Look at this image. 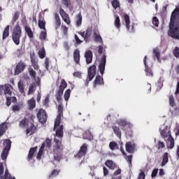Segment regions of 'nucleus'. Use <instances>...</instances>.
Segmentation results:
<instances>
[{"label":"nucleus","mask_w":179,"mask_h":179,"mask_svg":"<svg viewBox=\"0 0 179 179\" xmlns=\"http://www.w3.org/2000/svg\"><path fill=\"white\" fill-rule=\"evenodd\" d=\"M62 105L59 104L58 106V114L57 118L55 121L54 125V131H55V142L57 145V152H59V155H55L54 156V164L55 163H59V161L62 159L61 156V150H62V145H61V141H62V137L64 136V126L61 124V118H62Z\"/></svg>","instance_id":"nucleus-1"},{"label":"nucleus","mask_w":179,"mask_h":179,"mask_svg":"<svg viewBox=\"0 0 179 179\" xmlns=\"http://www.w3.org/2000/svg\"><path fill=\"white\" fill-rule=\"evenodd\" d=\"M159 132L165 141L168 140V149H173V148H174V138H173V136H171V134L170 133V127L166 124L161 125L159 127Z\"/></svg>","instance_id":"nucleus-2"},{"label":"nucleus","mask_w":179,"mask_h":179,"mask_svg":"<svg viewBox=\"0 0 179 179\" xmlns=\"http://www.w3.org/2000/svg\"><path fill=\"white\" fill-rule=\"evenodd\" d=\"M20 37H22V29L20 28V26L17 24L14 28L12 36L13 41L16 45L20 44Z\"/></svg>","instance_id":"nucleus-3"},{"label":"nucleus","mask_w":179,"mask_h":179,"mask_svg":"<svg viewBox=\"0 0 179 179\" xmlns=\"http://www.w3.org/2000/svg\"><path fill=\"white\" fill-rule=\"evenodd\" d=\"M4 149L1 152V157L2 160H6L8 157V155H9V151L10 150V148L12 146V141L9 139H6L4 141Z\"/></svg>","instance_id":"nucleus-4"},{"label":"nucleus","mask_w":179,"mask_h":179,"mask_svg":"<svg viewBox=\"0 0 179 179\" xmlns=\"http://www.w3.org/2000/svg\"><path fill=\"white\" fill-rule=\"evenodd\" d=\"M94 76H96V66L92 65L88 69L87 79L85 80V86L89 85V82H92Z\"/></svg>","instance_id":"nucleus-5"},{"label":"nucleus","mask_w":179,"mask_h":179,"mask_svg":"<svg viewBox=\"0 0 179 179\" xmlns=\"http://www.w3.org/2000/svg\"><path fill=\"white\" fill-rule=\"evenodd\" d=\"M123 24H125L126 29L129 33H135L134 25H129L131 24V20H129V15H128V14L123 15Z\"/></svg>","instance_id":"nucleus-6"},{"label":"nucleus","mask_w":179,"mask_h":179,"mask_svg":"<svg viewBox=\"0 0 179 179\" xmlns=\"http://www.w3.org/2000/svg\"><path fill=\"white\" fill-rule=\"evenodd\" d=\"M117 124L119 125V127H121L122 129H126V128H134V124H132L125 118L118 119L117 120Z\"/></svg>","instance_id":"nucleus-7"},{"label":"nucleus","mask_w":179,"mask_h":179,"mask_svg":"<svg viewBox=\"0 0 179 179\" xmlns=\"http://www.w3.org/2000/svg\"><path fill=\"white\" fill-rule=\"evenodd\" d=\"M45 146L46 148H50L51 146V139L47 138L45 143L42 144L36 156V159H38V160H40V159H41V157L43 156V153L44 152V148H45Z\"/></svg>","instance_id":"nucleus-8"},{"label":"nucleus","mask_w":179,"mask_h":179,"mask_svg":"<svg viewBox=\"0 0 179 179\" xmlns=\"http://www.w3.org/2000/svg\"><path fill=\"white\" fill-rule=\"evenodd\" d=\"M86 153H87V145L83 144L80 148L78 152L76 155V159H83L85 157Z\"/></svg>","instance_id":"nucleus-9"},{"label":"nucleus","mask_w":179,"mask_h":179,"mask_svg":"<svg viewBox=\"0 0 179 179\" xmlns=\"http://www.w3.org/2000/svg\"><path fill=\"white\" fill-rule=\"evenodd\" d=\"M3 164L0 162V178L1 179H16L15 177H10V175H9V171L8 169L6 170L5 174L3 176Z\"/></svg>","instance_id":"nucleus-10"},{"label":"nucleus","mask_w":179,"mask_h":179,"mask_svg":"<svg viewBox=\"0 0 179 179\" xmlns=\"http://www.w3.org/2000/svg\"><path fill=\"white\" fill-rule=\"evenodd\" d=\"M37 118L39 122L45 124V122H47V113H45L44 110L40 109L37 114Z\"/></svg>","instance_id":"nucleus-11"},{"label":"nucleus","mask_w":179,"mask_h":179,"mask_svg":"<svg viewBox=\"0 0 179 179\" xmlns=\"http://www.w3.org/2000/svg\"><path fill=\"white\" fill-rule=\"evenodd\" d=\"M106 55H103L99 65V72L101 75H104V71H106Z\"/></svg>","instance_id":"nucleus-12"},{"label":"nucleus","mask_w":179,"mask_h":179,"mask_svg":"<svg viewBox=\"0 0 179 179\" xmlns=\"http://www.w3.org/2000/svg\"><path fill=\"white\" fill-rule=\"evenodd\" d=\"M126 150L129 153H134L136 150V145L134 142H128L126 143Z\"/></svg>","instance_id":"nucleus-13"},{"label":"nucleus","mask_w":179,"mask_h":179,"mask_svg":"<svg viewBox=\"0 0 179 179\" xmlns=\"http://www.w3.org/2000/svg\"><path fill=\"white\" fill-rule=\"evenodd\" d=\"M24 68H26V65L22 62H19L15 66V75H19L22 73L23 71H24Z\"/></svg>","instance_id":"nucleus-14"},{"label":"nucleus","mask_w":179,"mask_h":179,"mask_svg":"<svg viewBox=\"0 0 179 179\" xmlns=\"http://www.w3.org/2000/svg\"><path fill=\"white\" fill-rule=\"evenodd\" d=\"M59 13L64 22L66 23V24H71V20H69V15L68 13H66V12H65L62 8H60Z\"/></svg>","instance_id":"nucleus-15"},{"label":"nucleus","mask_w":179,"mask_h":179,"mask_svg":"<svg viewBox=\"0 0 179 179\" xmlns=\"http://www.w3.org/2000/svg\"><path fill=\"white\" fill-rule=\"evenodd\" d=\"M67 86L68 84H66V81H65V80H62L61 85L58 90V96H62V94H64V90L66 89Z\"/></svg>","instance_id":"nucleus-16"},{"label":"nucleus","mask_w":179,"mask_h":179,"mask_svg":"<svg viewBox=\"0 0 179 179\" xmlns=\"http://www.w3.org/2000/svg\"><path fill=\"white\" fill-rule=\"evenodd\" d=\"M146 58H147V57L145 56L144 59H143L144 65L145 66V75H146V76H148V78H153V72L149 68V66H148V64H146Z\"/></svg>","instance_id":"nucleus-17"},{"label":"nucleus","mask_w":179,"mask_h":179,"mask_svg":"<svg viewBox=\"0 0 179 179\" xmlns=\"http://www.w3.org/2000/svg\"><path fill=\"white\" fill-rule=\"evenodd\" d=\"M80 34L82 37L84 38L85 41L87 43V38H89L90 36H92V28H88L86 32L85 31L80 32Z\"/></svg>","instance_id":"nucleus-18"},{"label":"nucleus","mask_w":179,"mask_h":179,"mask_svg":"<svg viewBox=\"0 0 179 179\" xmlns=\"http://www.w3.org/2000/svg\"><path fill=\"white\" fill-rule=\"evenodd\" d=\"M85 58L86 59L87 65L92 64V62L93 61V52H92L91 50H87L85 52Z\"/></svg>","instance_id":"nucleus-19"},{"label":"nucleus","mask_w":179,"mask_h":179,"mask_svg":"<svg viewBox=\"0 0 179 179\" xmlns=\"http://www.w3.org/2000/svg\"><path fill=\"white\" fill-rule=\"evenodd\" d=\"M25 87L26 85H24V83L23 82V80H20L17 83V88L20 93H21V94H23V96H26V92H24Z\"/></svg>","instance_id":"nucleus-20"},{"label":"nucleus","mask_w":179,"mask_h":179,"mask_svg":"<svg viewBox=\"0 0 179 179\" xmlns=\"http://www.w3.org/2000/svg\"><path fill=\"white\" fill-rule=\"evenodd\" d=\"M29 75L30 76L34 79V80L36 81V83L38 86H40V78H37L36 79V71H34V70H33V69H29Z\"/></svg>","instance_id":"nucleus-21"},{"label":"nucleus","mask_w":179,"mask_h":179,"mask_svg":"<svg viewBox=\"0 0 179 179\" xmlns=\"http://www.w3.org/2000/svg\"><path fill=\"white\" fill-rule=\"evenodd\" d=\"M3 92L6 96H10L12 94V86L10 85H3Z\"/></svg>","instance_id":"nucleus-22"},{"label":"nucleus","mask_w":179,"mask_h":179,"mask_svg":"<svg viewBox=\"0 0 179 179\" xmlns=\"http://www.w3.org/2000/svg\"><path fill=\"white\" fill-rule=\"evenodd\" d=\"M93 36L94 41H96V43H101V41H103V38H101V36H100V34H99L98 30H94Z\"/></svg>","instance_id":"nucleus-23"},{"label":"nucleus","mask_w":179,"mask_h":179,"mask_svg":"<svg viewBox=\"0 0 179 179\" xmlns=\"http://www.w3.org/2000/svg\"><path fill=\"white\" fill-rule=\"evenodd\" d=\"M73 58L76 64H79V62H80V52L79 50H74Z\"/></svg>","instance_id":"nucleus-24"},{"label":"nucleus","mask_w":179,"mask_h":179,"mask_svg":"<svg viewBox=\"0 0 179 179\" xmlns=\"http://www.w3.org/2000/svg\"><path fill=\"white\" fill-rule=\"evenodd\" d=\"M104 82L103 81V77L100 76H97L94 83V87H96V86H100Z\"/></svg>","instance_id":"nucleus-25"},{"label":"nucleus","mask_w":179,"mask_h":179,"mask_svg":"<svg viewBox=\"0 0 179 179\" xmlns=\"http://www.w3.org/2000/svg\"><path fill=\"white\" fill-rule=\"evenodd\" d=\"M6 129H8V124L6 122H3L0 124V138L1 136H3L5 132H6Z\"/></svg>","instance_id":"nucleus-26"},{"label":"nucleus","mask_w":179,"mask_h":179,"mask_svg":"<svg viewBox=\"0 0 179 179\" xmlns=\"http://www.w3.org/2000/svg\"><path fill=\"white\" fill-rule=\"evenodd\" d=\"M36 132V126L30 123V127L27 129V135H31Z\"/></svg>","instance_id":"nucleus-27"},{"label":"nucleus","mask_w":179,"mask_h":179,"mask_svg":"<svg viewBox=\"0 0 179 179\" xmlns=\"http://www.w3.org/2000/svg\"><path fill=\"white\" fill-rule=\"evenodd\" d=\"M112 129L114 132V134L119 138V139H121V129L117 126H113Z\"/></svg>","instance_id":"nucleus-28"},{"label":"nucleus","mask_w":179,"mask_h":179,"mask_svg":"<svg viewBox=\"0 0 179 179\" xmlns=\"http://www.w3.org/2000/svg\"><path fill=\"white\" fill-rule=\"evenodd\" d=\"M167 163H169V153L165 152L162 157V162L161 164L162 167H164Z\"/></svg>","instance_id":"nucleus-29"},{"label":"nucleus","mask_w":179,"mask_h":179,"mask_svg":"<svg viewBox=\"0 0 179 179\" xmlns=\"http://www.w3.org/2000/svg\"><path fill=\"white\" fill-rule=\"evenodd\" d=\"M153 56L154 58H157L158 62H162V60L160 59V50H159V48L153 49Z\"/></svg>","instance_id":"nucleus-30"},{"label":"nucleus","mask_w":179,"mask_h":179,"mask_svg":"<svg viewBox=\"0 0 179 179\" xmlns=\"http://www.w3.org/2000/svg\"><path fill=\"white\" fill-rule=\"evenodd\" d=\"M105 164L107 167H108V169H110V170H114L115 169V163H114L113 161L111 160H107L105 162Z\"/></svg>","instance_id":"nucleus-31"},{"label":"nucleus","mask_w":179,"mask_h":179,"mask_svg":"<svg viewBox=\"0 0 179 179\" xmlns=\"http://www.w3.org/2000/svg\"><path fill=\"white\" fill-rule=\"evenodd\" d=\"M84 139H87L88 141H92L93 139V135L90 132V131L87 130L83 134Z\"/></svg>","instance_id":"nucleus-32"},{"label":"nucleus","mask_w":179,"mask_h":179,"mask_svg":"<svg viewBox=\"0 0 179 179\" xmlns=\"http://www.w3.org/2000/svg\"><path fill=\"white\" fill-rule=\"evenodd\" d=\"M28 106L29 110H33L36 107V99L34 98H31L30 100L28 101Z\"/></svg>","instance_id":"nucleus-33"},{"label":"nucleus","mask_w":179,"mask_h":179,"mask_svg":"<svg viewBox=\"0 0 179 179\" xmlns=\"http://www.w3.org/2000/svg\"><path fill=\"white\" fill-rule=\"evenodd\" d=\"M36 150H37V147L31 148L29 150V154H28V160H30L31 159H33V156H34V153H36Z\"/></svg>","instance_id":"nucleus-34"},{"label":"nucleus","mask_w":179,"mask_h":179,"mask_svg":"<svg viewBox=\"0 0 179 179\" xmlns=\"http://www.w3.org/2000/svg\"><path fill=\"white\" fill-rule=\"evenodd\" d=\"M114 24H115V27H116V29H117V30L120 31V29L121 27V20H120L119 16H116Z\"/></svg>","instance_id":"nucleus-35"},{"label":"nucleus","mask_w":179,"mask_h":179,"mask_svg":"<svg viewBox=\"0 0 179 179\" xmlns=\"http://www.w3.org/2000/svg\"><path fill=\"white\" fill-rule=\"evenodd\" d=\"M24 29L29 38H33V31L28 26H24Z\"/></svg>","instance_id":"nucleus-36"},{"label":"nucleus","mask_w":179,"mask_h":179,"mask_svg":"<svg viewBox=\"0 0 179 179\" xmlns=\"http://www.w3.org/2000/svg\"><path fill=\"white\" fill-rule=\"evenodd\" d=\"M39 37L41 41H45L47 38V31H45V29H43L41 31V34Z\"/></svg>","instance_id":"nucleus-37"},{"label":"nucleus","mask_w":179,"mask_h":179,"mask_svg":"<svg viewBox=\"0 0 179 179\" xmlns=\"http://www.w3.org/2000/svg\"><path fill=\"white\" fill-rule=\"evenodd\" d=\"M39 58L41 59H43V58L45 57V49L44 48H42L41 49L39 50L38 52Z\"/></svg>","instance_id":"nucleus-38"},{"label":"nucleus","mask_w":179,"mask_h":179,"mask_svg":"<svg viewBox=\"0 0 179 179\" xmlns=\"http://www.w3.org/2000/svg\"><path fill=\"white\" fill-rule=\"evenodd\" d=\"M38 27L42 30H45V21L43 19L38 20Z\"/></svg>","instance_id":"nucleus-39"},{"label":"nucleus","mask_w":179,"mask_h":179,"mask_svg":"<svg viewBox=\"0 0 179 179\" xmlns=\"http://www.w3.org/2000/svg\"><path fill=\"white\" fill-rule=\"evenodd\" d=\"M9 36V25H8L3 32V40H5L6 37Z\"/></svg>","instance_id":"nucleus-40"},{"label":"nucleus","mask_w":179,"mask_h":179,"mask_svg":"<svg viewBox=\"0 0 179 179\" xmlns=\"http://www.w3.org/2000/svg\"><path fill=\"white\" fill-rule=\"evenodd\" d=\"M35 90H36V84L34 83L30 84L29 87L28 94H31V93H34Z\"/></svg>","instance_id":"nucleus-41"},{"label":"nucleus","mask_w":179,"mask_h":179,"mask_svg":"<svg viewBox=\"0 0 179 179\" xmlns=\"http://www.w3.org/2000/svg\"><path fill=\"white\" fill-rule=\"evenodd\" d=\"M109 148L110 150H115V149L118 148V144L114 141H112L109 143Z\"/></svg>","instance_id":"nucleus-42"},{"label":"nucleus","mask_w":179,"mask_h":179,"mask_svg":"<svg viewBox=\"0 0 179 179\" xmlns=\"http://www.w3.org/2000/svg\"><path fill=\"white\" fill-rule=\"evenodd\" d=\"M124 131L127 136H129L130 138L133 135L132 127H127V129H125Z\"/></svg>","instance_id":"nucleus-43"},{"label":"nucleus","mask_w":179,"mask_h":179,"mask_svg":"<svg viewBox=\"0 0 179 179\" xmlns=\"http://www.w3.org/2000/svg\"><path fill=\"white\" fill-rule=\"evenodd\" d=\"M112 6L114 8V9H117V8H120V1L117 0H113L111 1Z\"/></svg>","instance_id":"nucleus-44"},{"label":"nucleus","mask_w":179,"mask_h":179,"mask_svg":"<svg viewBox=\"0 0 179 179\" xmlns=\"http://www.w3.org/2000/svg\"><path fill=\"white\" fill-rule=\"evenodd\" d=\"M71 97V90L68 89L64 94V100L68 101Z\"/></svg>","instance_id":"nucleus-45"},{"label":"nucleus","mask_w":179,"mask_h":179,"mask_svg":"<svg viewBox=\"0 0 179 179\" xmlns=\"http://www.w3.org/2000/svg\"><path fill=\"white\" fill-rule=\"evenodd\" d=\"M76 24H77L78 27H79V26L82 25V15L80 14H79L77 16Z\"/></svg>","instance_id":"nucleus-46"},{"label":"nucleus","mask_w":179,"mask_h":179,"mask_svg":"<svg viewBox=\"0 0 179 179\" xmlns=\"http://www.w3.org/2000/svg\"><path fill=\"white\" fill-rule=\"evenodd\" d=\"M152 24L155 26V27H159V19H157V17H153Z\"/></svg>","instance_id":"nucleus-47"},{"label":"nucleus","mask_w":179,"mask_h":179,"mask_svg":"<svg viewBox=\"0 0 179 179\" xmlns=\"http://www.w3.org/2000/svg\"><path fill=\"white\" fill-rule=\"evenodd\" d=\"M58 174H59V171L58 170H53L52 173L50 175V178H52L54 177H57V176H58Z\"/></svg>","instance_id":"nucleus-48"},{"label":"nucleus","mask_w":179,"mask_h":179,"mask_svg":"<svg viewBox=\"0 0 179 179\" xmlns=\"http://www.w3.org/2000/svg\"><path fill=\"white\" fill-rule=\"evenodd\" d=\"M173 55L174 57H176V58H179V48L178 47H176L173 51Z\"/></svg>","instance_id":"nucleus-49"},{"label":"nucleus","mask_w":179,"mask_h":179,"mask_svg":"<svg viewBox=\"0 0 179 179\" xmlns=\"http://www.w3.org/2000/svg\"><path fill=\"white\" fill-rule=\"evenodd\" d=\"M50 101V95H48L43 101V105L45 107H48V103Z\"/></svg>","instance_id":"nucleus-50"},{"label":"nucleus","mask_w":179,"mask_h":179,"mask_svg":"<svg viewBox=\"0 0 179 179\" xmlns=\"http://www.w3.org/2000/svg\"><path fill=\"white\" fill-rule=\"evenodd\" d=\"M27 124V119H24L20 122V127H21L22 128H24Z\"/></svg>","instance_id":"nucleus-51"},{"label":"nucleus","mask_w":179,"mask_h":179,"mask_svg":"<svg viewBox=\"0 0 179 179\" xmlns=\"http://www.w3.org/2000/svg\"><path fill=\"white\" fill-rule=\"evenodd\" d=\"M169 103H170V106H171V107H174L176 103L174 102V96H169Z\"/></svg>","instance_id":"nucleus-52"},{"label":"nucleus","mask_w":179,"mask_h":179,"mask_svg":"<svg viewBox=\"0 0 179 179\" xmlns=\"http://www.w3.org/2000/svg\"><path fill=\"white\" fill-rule=\"evenodd\" d=\"M74 38L76 40V44H82L83 41L79 38L78 35H74Z\"/></svg>","instance_id":"nucleus-53"},{"label":"nucleus","mask_w":179,"mask_h":179,"mask_svg":"<svg viewBox=\"0 0 179 179\" xmlns=\"http://www.w3.org/2000/svg\"><path fill=\"white\" fill-rule=\"evenodd\" d=\"M146 176L145 175V172L143 171H141L138 179H145Z\"/></svg>","instance_id":"nucleus-54"},{"label":"nucleus","mask_w":179,"mask_h":179,"mask_svg":"<svg viewBox=\"0 0 179 179\" xmlns=\"http://www.w3.org/2000/svg\"><path fill=\"white\" fill-rule=\"evenodd\" d=\"M73 76L82 79V73H80V71H76L73 73Z\"/></svg>","instance_id":"nucleus-55"},{"label":"nucleus","mask_w":179,"mask_h":179,"mask_svg":"<svg viewBox=\"0 0 179 179\" xmlns=\"http://www.w3.org/2000/svg\"><path fill=\"white\" fill-rule=\"evenodd\" d=\"M20 15V13H19V11H17L14 13L13 20H15V22H16V20H17V19H19Z\"/></svg>","instance_id":"nucleus-56"},{"label":"nucleus","mask_w":179,"mask_h":179,"mask_svg":"<svg viewBox=\"0 0 179 179\" xmlns=\"http://www.w3.org/2000/svg\"><path fill=\"white\" fill-rule=\"evenodd\" d=\"M164 148V143L162 141L158 142V150H160V149H163Z\"/></svg>","instance_id":"nucleus-57"},{"label":"nucleus","mask_w":179,"mask_h":179,"mask_svg":"<svg viewBox=\"0 0 179 179\" xmlns=\"http://www.w3.org/2000/svg\"><path fill=\"white\" fill-rule=\"evenodd\" d=\"M45 66L46 69L48 71V68L50 66V62H49L48 58H45Z\"/></svg>","instance_id":"nucleus-58"},{"label":"nucleus","mask_w":179,"mask_h":179,"mask_svg":"<svg viewBox=\"0 0 179 179\" xmlns=\"http://www.w3.org/2000/svg\"><path fill=\"white\" fill-rule=\"evenodd\" d=\"M158 171H159L158 169H154V170L152 171V175H151V176H152V178H155L156 176H157V172H158Z\"/></svg>","instance_id":"nucleus-59"},{"label":"nucleus","mask_w":179,"mask_h":179,"mask_svg":"<svg viewBox=\"0 0 179 179\" xmlns=\"http://www.w3.org/2000/svg\"><path fill=\"white\" fill-rule=\"evenodd\" d=\"M12 101L10 97L9 96H6V106H8V107H9V106H10V102Z\"/></svg>","instance_id":"nucleus-60"},{"label":"nucleus","mask_w":179,"mask_h":179,"mask_svg":"<svg viewBox=\"0 0 179 179\" xmlns=\"http://www.w3.org/2000/svg\"><path fill=\"white\" fill-rule=\"evenodd\" d=\"M62 31H63L64 34H66V32L68 31V28L65 26H62Z\"/></svg>","instance_id":"nucleus-61"},{"label":"nucleus","mask_w":179,"mask_h":179,"mask_svg":"<svg viewBox=\"0 0 179 179\" xmlns=\"http://www.w3.org/2000/svg\"><path fill=\"white\" fill-rule=\"evenodd\" d=\"M121 174V169H118L117 171H115L113 173V176H120Z\"/></svg>","instance_id":"nucleus-62"},{"label":"nucleus","mask_w":179,"mask_h":179,"mask_svg":"<svg viewBox=\"0 0 179 179\" xmlns=\"http://www.w3.org/2000/svg\"><path fill=\"white\" fill-rule=\"evenodd\" d=\"M61 26V20H57L55 22V29H58Z\"/></svg>","instance_id":"nucleus-63"},{"label":"nucleus","mask_w":179,"mask_h":179,"mask_svg":"<svg viewBox=\"0 0 179 179\" xmlns=\"http://www.w3.org/2000/svg\"><path fill=\"white\" fill-rule=\"evenodd\" d=\"M178 93H179V81L178 82L176 85V91L175 92V94H178Z\"/></svg>","instance_id":"nucleus-64"}]
</instances>
